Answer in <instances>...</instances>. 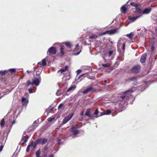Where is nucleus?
Instances as JSON below:
<instances>
[{"label": "nucleus", "mask_w": 157, "mask_h": 157, "mask_svg": "<svg viewBox=\"0 0 157 157\" xmlns=\"http://www.w3.org/2000/svg\"><path fill=\"white\" fill-rule=\"evenodd\" d=\"M39 79L38 78H35L31 82L30 80H28L26 84H25L26 86V87H28L30 85H32V86L35 85L36 86H37L39 85Z\"/></svg>", "instance_id": "7ed1b4c3"}, {"label": "nucleus", "mask_w": 157, "mask_h": 157, "mask_svg": "<svg viewBox=\"0 0 157 157\" xmlns=\"http://www.w3.org/2000/svg\"><path fill=\"white\" fill-rule=\"evenodd\" d=\"M119 28L115 29H114L107 30L102 33H99L98 35L93 34L90 37L91 39H96L98 38V36H102L105 34H108L109 35H112L117 33L118 31Z\"/></svg>", "instance_id": "f03ea898"}, {"label": "nucleus", "mask_w": 157, "mask_h": 157, "mask_svg": "<svg viewBox=\"0 0 157 157\" xmlns=\"http://www.w3.org/2000/svg\"><path fill=\"white\" fill-rule=\"evenodd\" d=\"M34 129L33 128V126L32 125L28 128L27 129V131L30 132L33 130Z\"/></svg>", "instance_id": "c756f323"}, {"label": "nucleus", "mask_w": 157, "mask_h": 157, "mask_svg": "<svg viewBox=\"0 0 157 157\" xmlns=\"http://www.w3.org/2000/svg\"><path fill=\"white\" fill-rule=\"evenodd\" d=\"M9 71L11 72V73L15 72H16V70L15 69H9Z\"/></svg>", "instance_id": "4c0bfd02"}, {"label": "nucleus", "mask_w": 157, "mask_h": 157, "mask_svg": "<svg viewBox=\"0 0 157 157\" xmlns=\"http://www.w3.org/2000/svg\"><path fill=\"white\" fill-rule=\"evenodd\" d=\"M155 32L156 33H157V29H156Z\"/></svg>", "instance_id": "680f3d73"}, {"label": "nucleus", "mask_w": 157, "mask_h": 157, "mask_svg": "<svg viewBox=\"0 0 157 157\" xmlns=\"http://www.w3.org/2000/svg\"><path fill=\"white\" fill-rule=\"evenodd\" d=\"M98 113V109H96L94 113V114L95 115H97Z\"/></svg>", "instance_id": "ea45409f"}, {"label": "nucleus", "mask_w": 157, "mask_h": 157, "mask_svg": "<svg viewBox=\"0 0 157 157\" xmlns=\"http://www.w3.org/2000/svg\"><path fill=\"white\" fill-rule=\"evenodd\" d=\"M68 68V66H66L64 69H61L58 71V72H61V73L65 72L67 70Z\"/></svg>", "instance_id": "aec40b11"}, {"label": "nucleus", "mask_w": 157, "mask_h": 157, "mask_svg": "<svg viewBox=\"0 0 157 157\" xmlns=\"http://www.w3.org/2000/svg\"><path fill=\"white\" fill-rule=\"evenodd\" d=\"M104 82L105 83H106L107 82V81L106 80H105L104 81Z\"/></svg>", "instance_id": "13d9d810"}, {"label": "nucleus", "mask_w": 157, "mask_h": 157, "mask_svg": "<svg viewBox=\"0 0 157 157\" xmlns=\"http://www.w3.org/2000/svg\"><path fill=\"white\" fill-rule=\"evenodd\" d=\"M71 51L70 50H69L68 51H67L66 50H64V47L63 46H62L60 47V53L61 54V56H63L65 54V53L64 52H68L70 51Z\"/></svg>", "instance_id": "ddd939ff"}, {"label": "nucleus", "mask_w": 157, "mask_h": 157, "mask_svg": "<svg viewBox=\"0 0 157 157\" xmlns=\"http://www.w3.org/2000/svg\"><path fill=\"white\" fill-rule=\"evenodd\" d=\"M47 140L48 139H40V144H44L47 143Z\"/></svg>", "instance_id": "6ab92c4d"}, {"label": "nucleus", "mask_w": 157, "mask_h": 157, "mask_svg": "<svg viewBox=\"0 0 157 157\" xmlns=\"http://www.w3.org/2000/svg\"><path fill=\"white\" fill-rule=\"evenodd\" d=\"M83 75H81L80 76H83Z\"/></svg>", "instance_id": "69168bd1"}, {"label": "nucleus", "mask_w": 157, "mask_h": 157, "mask_svg": "<svg viewBox=\"0 0 157 157\" xmlns=\"http://www.w3.org/2000/svg\"><path fill=\"white\" fill-rule=\"evenodd\" d=\"M65 44L66 46H67L68 48H70V49L72 46V45L70 42H67L65 43Z\"/></svg>", "instance_id": "5701e85b"}, {"label": "nucleus", "mask_w": 157, "mask_h": 157, "mask_svg": "<svg viewBox=\"0 0 157 157\" xmlns=\"http://www.w3.org/2000/svg\"><path fill=\"white\" fill-rule=\"evenodd\" d=\"M113 50H110L109 52V56H110L113 53Z\"/></svg>", "instance_id": "a19ab883"}, {"label": "nucleus", "mask_w": 157, "mask_h": 157, "mask_svg": "<svg viewBox=\"0 0 157 157\" xmlns=\"http://www.w3.org/2000/svg\"><path fill=\"white\" fill-rule=\"evenodd\" d=\"M54 109V107H49L46 110V112H47L48 114L50 113L52 111H53Z\"/></svg>", "instance_id": "4be33fe9"}, {"label": "nucleus", "mask_w": 157, "mask_h": 157, "mask_svg": "<svg viewBox=\"0 0 157 157\" xmlns=\"http://www.w3.org/2000/svg\"><path fill=\"white\" fill-rule=\"evenodd\" d=\"M125 97V96H120V98L121 99V101H122L124 99Z\"/></svg>", "instance_id": "a18cd8bd"}, {"label": "nucleus", "mask_w": 157, "mask_h": 157, "mask_svg": "<svg viewBox=\"0 0 157 157\" xmlns=\"http://www.w3.org/2000/svg\"><path fill=\"white\" fill-rule=\"evenodd\" d=\"M21 101L24 105H27L29 102L28 100L23 97L22 98Z\"/></svg>", "instance_id": "2eb2a0df"}, {"label": "nucleus", "mask_w": 157, "mask_h": 157, "mask_svg": "<svg viewBox=\"0 0 157 157\" xmlns=\"http://www.w3.org/2000/svg\"><path fill=\"white\" fill-rule=\"evenodd\" d=\"M91 91L95 92L96 91V90L93 88L92 87L90 86L86 88L83 91L82 93L83 94H85Z\"/></svg>", "instance_id": "0eeeda50"}, {"label": "nucleus", "mask_w": 157, "mask_h": 157, "mask_svg": "<svg viewBox=\"0 0 157 157\" xmlns=\"http://www.w3.org/2000/svg\"><path fill=\"white\" fill-rule=\"evenodd\" d=\"M106 115V113H105L104 112H101L100 113V116H101L103 115Z\"/></svg>", "instance_id": "603ef678"}, {"label": "nucleus", "mask_w": 157, "mask_h": 157, "mask_svg": "<svg viewBox=\"0 0 157 157\" xmlns=\"http://www.w3.org/2000/svg\"><path fill=\"white\" fill-rule=\"evenodd\" d=\"M147 54L146 53H144L142 55L140 60V62L142 63H143L145 62L147 57Z\"/></svg>", "instance_id": "9b49d317"}, {"label": "nucleus", "mask_w": 157, "mask_h": 157, "mask_svg": "<svg viewBox=\"0 0 157 157\" xmlns=\"http://www.w3.org/2000/svg\"><path fill=\"white\" fill-rule=\"evenodd\" d=\"M111 43H112V42H111Z\"/></svg>", "instance_id": "774afa93"}, {"label": "nucleus", "mask_w": 157, "mask_h": 157, "mask_svg": "<svg viewBox=\"0 0 157 157\" xmlns=\"http://www.w3.org/2000/svg\"><path fill=\"white\" fill-rule=\"evenodd\" d=\"M134 91V90H132V88H131L128 89L126 91L124 92V94H126V93H128V92L132 93Z\"/></svg>", "instance_id": "393cba45"}, {"label": "nucleus", "mask_w": 157, "mask_h": 157, "mask_svg": "<svg viewBox=\"0 0 157 157\" xmlns=\"http://www.w3.org/2000/svg\"><path fill=\"white\" fill-rule=\"evenodd\" d=\"M3 147H4V146L3 145H1L0 146V151L2 150L3 148Z\"/></svg>", "instance_id": "8fccbe9b"}, {"label": "nucleus", "mask_w": 157, "mask_h": 157, "mask_svg": "<svg viewBox=\"0 0 157 157\" xmlns=\"http://www.w3.org/2000/svg\"><path fill=\"white\" fill-rule=\"evenodd\" d=\"M130 80H132V81H136V78L135 77H133L131 78L130 79Z\"/></svg>", "instance_id": "37998d69"}, {"label": "nucleus", "mask_w": 157, "mask_h": 157, "mask_svg": "<svg viewBox=\"0 0 157 157\" xmlns=\"http://www.w3.org/2000/svg\"><path fill=\"white\" fill-rule=\"evenodd\" d=\"M56 94L57 96H60L61 94V90H59L56 93Z\"/></svg>", "instance_id": "2f4dec72"}, {"label": "nucleus", "mask_w": 157, "mask_h": 157, "mask_svg": "<svg viewBox=\"0 0 157 157\" xmlns=\"http://www.w3.org/2000/svg\"><path fill=\"white\" fill-rule=\"evenodd\" d=\"M141 70V68L139 65H137L132 68L131 70L132 72L135 73H139Z\"/></svg>", "instance_id": "39448f33"}, {"label": "nucleus", "mask_w": 157, "mask_h": 157, "mask_svg": "<svg viewBox=\"0 0 157 157\" xmlns=\"http://www.w3.org/2000/svg\"><path fill=\"white\" fill-rule=\"evenodd\" d=\"M101 65L102 66L105 67H109V66L107 65V64H101Z\"/></svg>", "instance_id": "e433bc0d"}, {"label": "nucleus", "mask_w": 157, "mask_h": 157, "mask_svg": "<svg viewBox=\"0 0 157 157\" xmlns=\"http://www.w3.org/2000/svg\"><path fill=\"white\" fill-rule=\"evenodd\" d=\"M76 87L75 86H72L70 87L67 90V92H69L71 90H73L75 89Z\"/></svg>", "instance_id": "cd10ccee"}, {"label": "nucleus", "mask_w": 157, "mask_h": 157, "mask_svg": "<svg viewBox=\"0 0 157 157\" xmlns=\"http://www.w3.org/2000/svg\"><path fill=\"white\" fill-rule=\"evenodd\" d=\"M75 126L76 127V129L80 128L81 127V126H79L77 124H76Z\"/></svg>", "instance_id": "3c124183"}, {"label": "nucleus", "mask_w": 157, "mask_h": 157, "mask_svg": "<svg viewBox=\"0 0 157 157\" xmlns=\"http://www.w3.org/2000/svg\"><path fill=\"white\" fill-rule=\"evenodd\" d=\"M38 120H37L35 121L34 122L33 124V125H32L33 126V128L34 129H35L38 126Z\"/></svg>", "instance_id": "412c9836"}, {"label": "nucleus", "mask_w": 157, "mask_h": 157, "mask_svg": "<svg viewBox=\"0 0 157 157\" xmlns=\"http://www.w3.org/2000/svg\"><path fill=\"white\" fill-rule=\"evenodd\" d=\"M3 96H4L3 95V96H0V99L1 98H2V97H3Z\"/></svg>", "instance_id": "052dcab7"}, {"label": "nucleus", "mask_w": 157, "mask_h": 157, "mask_svg": "<svg viewBox=\"0 0 157 157\" xmlns=\"http://www.w3.org/2000/svg\"><path fill=\"white\" fill-rule=\"evenodd\" d=\"M84 43H85V44H86V42H85V41H84Z\"/></svg>", "instance_id": "0e129e2a"}, {"label": "nucleus", "mask_w": 157, "mask_h": 157, "mask_svg": "<svg viewBox=\"0 0 157 157\" xmlns=\"http://www.w3.org/2000/svg\"><path fill=\"white\" fill-rule=\"evenodd\" d=\"M82 71L81 70L79 69L76 72L77 75L79 74L80 73H81L82 72Z\"/></svg>", "instance_id": "c03bdc74"}, {"label": "nucleus", "mask_w": 157, "mask_h": 157, "mask_svg": "<svg viewBox=\"0 0 157 157\" xmlns=\"http://www.w3.org/2000/svg\"><path fill=\"white\" fill-rule=\"evenodd\" d=\"M80 47L78 45V44L76 45L75 48L74 49V51L76 55H78L81 52Z\"/></svg>", "instance_id": "1a4fd4ad"}, {"label": "nucleus", "mask_w": 157, "mask_h": 157, "mask_svg": "<svg viewBox=\"0 0 157 157\" xmlns=\"http://www.w3.org/2000/svg\"><path fill=\"white\" fill-rule=\"evenodd\" d=\"M130 4L132 6L135 7V15L133 17H128V19L130 20L131 22H132L135 21L137 19L141 17L142 15V11L140 9L139 7L140 4L135 3L134 2H132L130 3Z\"/></svg>", "instance_id": "f257e3e1"}, {"label": "nucleus", "mask_w": 157, "mask_h": 157, "mask_svg": "<svg viewBox=\"0 0 157 157\" xmlns=\"http://www.w3.org/2000/svg\"><path fill=\"white\" fill-rule=\"evenodd\" d=\"M125 48V43L123 42L121 48H122L123 52H124Z\"/></svg>", "instance_id": "7c9ffc66"}, {"label": "nucleus", "mask_w": 157, "mask_h": 157, "mask_svg": "<svg viewBox=\"0 0 157 157\" xmlns=\"http://www.w3.org/2000/svg\"><path fill=\"white\" fill-rule=\"evenodd\" d=\"M8 72V71L5 70L2 71L1 70L0 71V77L2 76L5 75L6 74V73Z\"/></svg>", "instance_id": "b1692460"}, {"label": "nucleus", "mask_w": 157, "mask_h": 157, "mask_svg": "<svg viewBox=\"0 0 157 157\" xmlns=\"http://www.w3.org/2000/svg\"><path fill=\"white\" fill-rule=\"evenodd\" d=\"M75 129H76V128L75 125H73L71 127L70 129L71 131L73 132L75 130Z\"/></svg>", "instance_id": "473e14b6"}, {"label": "nucleus", "mask_w": 157, "mask_h": 157, "mask_svg": "<svg viewBox=\"0 0 157 157\" xmlns=\"http://www.w3.org/2000/svg\"><path fill=\"white\" fill-rule=\"evenodd\" d=\"M152 39H155V38H153Z\"/></svg>", "instance_id": "338daca9"}, {"label": "nucleus", "mask_w": 157, "mask_h": 157, "mask_svg": "<svg viewBox=\"0 0 157 157\" xmlns=\"http://www.w3.org/2000/svg\"><path fill=\"white\" fill-rule=\"evenodd\" d=\"M134 35L133 32H131L130 33L127 34L126 36L130 39H132Z\"/></svg>", "instance_id": "dca6fc26"}, {"label": "nucleus", "mask_w": 157, "mask_h": 157, "mask_svg": "<svg viewBox=\"0 0 157 157\" xmlns=\"http://www.w3.org/2000/svg\"><path fill=\"white\" fill-rule=\"evenodd\" d=\"M57 52L56 48L54 47L50 48L47 52L48 55H55Z\"/></svg>", "instance_id": "20e7f679"}, {"label": "nucleus", "mask_w": 157, "mask_h": 157, "mask_svg": "<svg viewBox=\"0 0 157 157\" xmlns=\"http://www.w3.org/2000/svg\"><path fill=\"white\" fill-rule=\"evenodd\" d=\"M48 157H54V155L52 154L50 155Z\"/></svg>", "instance_id": "4d7b16f0"}, {"label": "nucleus", "mask_w": 157, "mask_h": 157, "mask_svg": "<svg viewBox=\"0 0 157 157\" xmlns=\"http://www.w3.org/2000/svg\"><path fill=\"white\" fill-rule=\"evenodd\" d=\"M55 118L54 117H52L48 118V120L49 122H51L55 119Z\"/></svg>", "instance_id": "c85d7f7f"}, {"label": "nucleus", "mask_w": 157, "mask_h": 157, "mask_svg": "<svg viewBox=\"0 0 157 157\" xmlns=\"http://www.w3.org/2000/svg\"><path fill=\"white\" fill-rule=\"evenodd\" d=\"M63 105V104L62 103L60 104L58 107V109H60Z\"/></svg>", "instance_id": "de8ad7c7"}, {"label": "nucleus", "mask_w": 157, "mask_h": 157, "mask_svg": "<svg viewBox=\"0 0 157 157\" xmlns=\"http://www.w3.org/2000/svg\"><path fill=\"white\" fill-rule=\"evenodd\" d=\"M29 93L31 94L33 93V90L32 88H29L28 90Z\"/></svg>", "instance_id": "49530a36"}, {"label": "nucleus", "mask_w": 157, "mask_h": 157, "mask_svg": "<svg viewBox=\"0 0 157 157\" xmlns=\"http://www.w3.org/2000/svg\"><path fill=\"white\" fill-rule=\"evenodd\" d=\"M74 135H76L79 133V131L78 130H75L73 132Z\"/></svg>", "instance_id": "72a5a7b5"}, {"label": "nucleus", "mask_w": 157, "mask_h": 157, "mask_svg": "<svg viewBox=\"0 0 157 157\" xmlns=\"http://www.w3.org/2000/svg\"><path fill=\"white\" fill-rule=\"evenodd\" d=\"M155 41L154 40H151L149 42L148 45L149 47H151V51L152 52L154 51L155 49L154 45L155 44Z\"/></svg>", "instance_id": "6e6552de"}, {"label": "nucleus", "mask_w": 157, "mask_h": 157, "mask_svg": "<svg viewBox=\"0 0 157 157\" xmlns=\"http://www.w3.org/2000/svg\"><path fill=\"white\" fill-rule=\"evenodd\" d=\"M111 113V110L109 109H108L106 110V113H106V115L109 114H110Z\"/></svg>", "instance_id": "58836bf2"}, {"label": "nucleus", "mask_w": 157, "mask_h": 157, "mask_svg": "<svg viewBox=\"0 0 157 157\" xmlns=\"http://www.w3.org/2000/svg\"><path fill=\"white\" fill-rule=\"evenodd\" d=\"M39 64V62H38V63H37V64Z\"/></svg>", "instance_id": "e2e57ef3"}, {"label": "nucleus", "mask_w": 157, "mask_h": 157, "mask_svg": "<svg viewBox=\"0 0 157 157\" xmlns=\"http://www.w3.org/2000/svg\"><path fill=\"white\" fill-rule=\"evenodd\" d=\"M46 60L45 59H43L42 61L41 65L44 66H45L46 65Z\"/></svg>", "instance_id": "bb28decb"}, {"label": "nucleus", "mask_w": 157, "mask_h": 157, "mask_svg": "<svg viewBox=\"0 0 157 157\" xmlns=\"http://www.w3.org/2000/svg\"><path fill=\"white\" fill-rule=\"evenodd\" d=\"M84 113V111H82L80 112V115H81V116H83V115Z\"/></svg>", "instance_id": "864d4df0"}, {"label": "nucleus", "mask_w": 157, "mask_h": 157, "mask_svg": "<svg viewBox=\"0 0 157 157\" xmlns=\"http://www.w3.org/2000/svg\"><path fill=\"white\" fill-rule=\"evenodd\" d=\"M36 157H39V149L36 152Z\"/></svg>", "instance_id": "79ce46f5"}, {"label": "nucleus", "mask_w": 157, "mask_h": 157, "mask_svg": "<svg viewBox=\"0 0 157 157\" xmlns=\"http://www.w3.org/2000/svg\"><path fill=\"white\" fill-rule=\"evenodd\" d=\"M121 44L120 43V44H119L118 45V46H119V47H120L121 46Z\"/></svg>", "instance_id": "bf43d9fd"}, {"label": "nucleus", "mask_w": 157, "mask_h": 157, "mask_svg": "<svg viewBox=\"0 0 157 157\" xmlns=\"http://www.w3.org/2000/svg\"><path fill=\"white\" fill-rule=\"evenodd\" d=\"M91 110L90 108H88L85 113V115L89 117H92V114L90 113Z\"/></svg>", "instance_id": "f8f14e48"}, {"label": "nucleus", "mask_w": 157, "mask_h": 157, "mask_svg": "<svg viewBox=\"0 0 157 157\" xmlns=\"http://www.w3.org/2000/svg\"><path fill=\"white\" fill-rule=\"evenodd\" d=\"M15 123V120H13L12 122V125L13 124Z\"/></svg>", "instance_id": "6e6d98bb"}, {"label": "nucleus", "mask_w": 157, "mask_h": 157, "mask_svg": "<svg viewBox=\"0 0 157 157\" xmlns=\"http://www.w3.org/2000/svg\"><path fill=\"white\" fill-rule=\"evenodd\" d=\"M32 144H29L28 146L26 149V151L27 152H29V148L30 147L32 146Z\"/></svg>", "instance_id": "f704fd0d"}, {"label": "nucleus", "mask_w": 157, "mask_h": 157, "mask_svg": "<svg viewBox=\"0 0 157 157\" xmlns=\"http://www.w3.org/2000/svg\"><path fill=\"white\" fill-rule=\"evenodd\" d=\"M39 144V139H37L35 143H34L33 141H31L30 144H32L31 147H32L33 149H34L36 148V145Z\"/></svg>", "instance_id": "9d476101"}, {"label": "nucleus", "mask_w": 157, "mask_h": 157, "mask_svg": "<svg viewBox=\"0 0 157 157\" xmlns=\"http://www.w3.org/2000/svg\"><path fill=\"white\" fill-rule=\"evenodd\" d=\"M118 65V63H117V62H116L115 63V64H114V67H117Z\"/></svg>", "instance_id": "09e8293b"}, {"label": "nucleus", "mask_w": 157, "mask_h": 157, "mask_svg": "<svg viewBox=\"0 0 157 157\" xmlns=\"http://www.w3.org/2000/svg\"><path fill=\"white\" fill-rule=\"evenodd\" d=\"M74 115V113L71 114H69L68 116L65 117L63 120L62 123L64 124L68 121L73 117Z\"/></svg>", "instance_id": "423d86ee"}, {"label": "nucleus", "mask_w": 157, "mask_h": 157, "mask_svg": "<svg viewBox=\"0 0 157 157\" xmlns=\"http://www.w3.org/2000/svg\"><path fill=\"white\" fill-rule=\"evenodd\" d=\"M126 5H124L122 6L121 8V10L122 13H125L127 10V8L126 7Z\"/></svg>", "instance_id": "f3484780"}, {"label": "nucleus", "mask_w": 157, "mask_h": 157, "mask_svg": "<svg viewBox=\"0 0 157 157\" xmlns=\"http://www.w3.org/2000/svg\"><path fill=\"white\" fill-rule=\"evenodd\" d=\"M83 120V119H82V117H81L80 118V117L79 118V120L80 121H82V120Z\"/></svg>", "instance_id": "5fc2aeb1"}, {"label": "nucleus", "mask_w": 157, "mask_h": 157, "mask_svg": "<svg viewBox=\"0 0 157 157\" xmlns=\"http://www.w3.org/2000/svg\"><path fill=\"white\" fill-rule=\"evenodd\" d=\"M5 124V119L4 118H3L1 121L0 122V126L2 128L3 127L4 125Z\"/></svg>", "instance_id": "a878e982"}, {"label": "nucleus", "mask_w": 157, "mask_h": 157, "mask_svg": "<svg viewBox=\"0 0 157 157\" xmlns=\"http://www.w3.org/2000/svg\"><path fill=\"white\" fill-rule=\"evenodd\" d=\"M28 139V137L25 136H23L21 140V141H23L22 143V145H23L26 143Z\"/></svg>", "instance_id": "a211bd4d"}, {"label": "nucleus", "mask_w": 157, "mask_h": 157, "mask_svg": "<svg viewBox=\"0 0 157 157\" xmlns=\"http://www.w3.org/2000/svg\"><path fill=\"white\" fill-rule=\"evenodd\" d=\"M143 32L142 31H141L140 32V33H138V36L139 37V38H140V36H142L143 35Z\"/></svg>", "instance_id": "c9c22d12"}, {"label": "nucleus", "mask_w": 157, "mask_h": 157, "mask_svg": "<svg viewBox=\"0 0 157 157\" xmlns=\"http://www.w3.org/2000/svg\"><path fill=\"white\" fill-rule=\"evenodd\" d=\"M151 8H147L145 9L143 12H142V14H148L151 11Z\"/></svg>", "instance_id": "4468645a"}]
</instances>
